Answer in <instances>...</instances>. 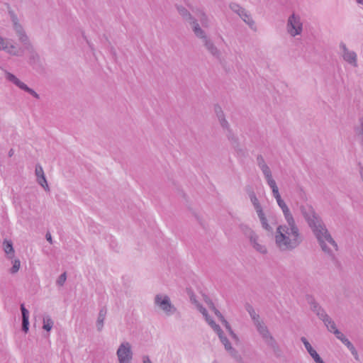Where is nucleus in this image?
<instances>
[{"label": "nucleus", "mask_w": 363, "mask_h": 363, "mask_svg": "<svg viewBox=\"0 0 363 363\" xmlns=\"http://www.w3.org/2000/svg\"><path fill=\"white\" fill-rule=\"evenodd\" d=\"M299 210L308 226L316 238L321 250L327 254L331 259L335 260V254L328 247V245L333 247L335 251H337L338 245L333 238L322 218L311 204H301L299 206Z\"/></svg>", "instance_id": "1"}, {"label": "nucleus", "mask_w": 363, "mask_h": 363, "mask_svg": "<svg viewBox=\"0 0 363 363\" xmlns=\"http://www.w3.org/2000/svg\"><path fill=\"white\" fill-rule=\"evenodd\" d=\"M303 241V236L296 222L286 223L277 227L275 242L281 251L293 250Z\"/></svg>", "instance_id": "2"}, {"label": "nucleus", "mask_w": 363, "mask_h": 363, "mask_svg": "<svg viewBox=\"0 0 363 363\" xmlns=\"http://www.w3.org/2000/svg\"><path fill=\"white\" fill-rule=\"evenodd\" d=\"M9 14L13 23V28L18 38V40L24 47L31 48V43L26 35L22 25L19 23L17 15L13 10H9Z\"/></svg>", "instance_id": "3"}, {"label": "nucleus", "mask_w": 363, "mask_h": 363, "mask_svg": "<svg viewBox=\"0 0 363 363\" xmlns=\"http://www.w3.org/2000/svg\"><path fill=\"white\" fill-rule=\"evenodd\" d=\"M286 30L288 33L295 37L301 34L303 31V23L298 14L293 13L287 20Z\"/></svg>", "instance_id": "4"}, {"label": "nucleus", "mask_w": 363, "mask_h": 363, "mask_svg": "<svg viewBox=\"0 0 363 363\" xmlns=\"http://www.w3.org/2000/svg\"><path fill=\"white\" fill-rule=\"evenodd\" d=\"M155 304L167 315H172L177 311V308L172 304L169 297L167 295L157 294L155 297Z\"/></svg>", "instance_id": "5"}, {"label": "nucleus", "mask_w": 363, "mask_h": 363, "mask_svg": "<svg viewBox=\"0 0 363 363\" xmlns=\"http://www.w3.org/2000/svg\"><path fill=\"white\" fill-rule=\"evenodd\" d=\"M116 354L119 363H130L133 352L129 342L122 343L117 350Z\"/></svg>", "instance_id": "6"}, {"label": "nucleus", "mask_w": 363, "mask_h": 363, "mask_svg": "<svg viewBox=\"0 0 363 363\" xmlns=\"http://www.w3.org/2000/svg\"><path fill=\"white\" fill-rule=\"evenodd\" d=\"M6 79L8 81L14 84L19 89L25 91L26 92H28V94L32 95L35 99H40V96L37 92H35L33 89L28 87L26 84H24L23 82H21L20 79H18L14 74L6 72Z\"/></svg>", "instance_id": "7"}, {"label": "nucleus", "mask_w": 363, "mask_h": 363, "mask_svg": "<svg viewBox=\"0 0 363 363\" xmlns=\"http://www.w3.org/2000/svg\"><path fill=\"white\" fill-rule=\"evenodd\" d=\"M230 9L235 13H238L239 16L247 24L250 28L255 25V21L252 20L247 11L239 4L236 3H231L230 4Z\"/></svg>", "instance_id": "8"}, {"label": "nucleus", "mask_w": 363, "mask_h": 363, "mask_svg": "<svg viewBox=\"0 0 363 363\" xmlns=\"http://www.w3.org/2000/svg\"><path fill=\"white\" fill-rule=\"evenodd\" d=\"M340 48L342 50V56L344 60L353 67H357V57L356 52L350 50L343 43L340 44Z\"/></svg>", "instance_id": "9"}, {"label": "nucleus", "mask_w": 363, "mask_h": 363, "mask_svg": "<svg viewBox=\"0 0 363 363\" xmlns=\"http://www.w3.org/2000/svg\"><path fill=\"white\" fill-rule=\"evenodd\" d=\"M35 174L36 176L37 183L41 186L45 191H50V187L48 184L43 169L40 164L35 165Z\"/></svg>", "instance_id": "10"}, {"label": "nucleus", "mask_w": 363, "mask_h": 363, "mask_svg": "<svg viewBox=\"0 0 363 363\" xmlns=\"http://www.w3.org/2000/svg\"><path fill=\"white\" fill-rule=\"evenodd\" d=\"M254 325L265 343L274 338L263 320H260L258 322L255 323Z\"/></svg>", "instance_id": "11"}, {"label": "nucleus", "mask_w": 363, "mask_h": 363, "mask_svg": "<svg viewBox=\"0 0 363 363\" xmlns=\"http://www.w3.org/2000/svg\"><path fill=\"white\" fill-rule=\"evenodd\" d=\"M203 43L211 55H212L215 58L220 60L221 52L210 38H207L204 39V40H203Z\"/></svg>", "instance_id": "12"}, {"label": "nucleus", "mask_w": 363, "mask_h": 363, "mask_svg": "<svg viewBox=\"0 0 363 363\" xmlns=\"http://www.w3.org/2000/svg\"><path fill=\"white\" fill-rule=\"evenodd\" d=\"M214 111L222 128L228 129L230 125L228 121L225 119V116L222 110V108L219 105L216 104L214 106Z\"/></svg>", "instance_id": "13"}, {"label": "nucleus", "mask_w": 363, "mask_h": 363, "mask_svg": "<svg viewBox=\"0 0 363 363\" xmlns=\"http://www.w3.org/2000/svg\"><path fill=\"white\" fill-rule=\"evenodd\" d=\"M189 23L191 26L192 30L197 38L201 39L202 41L208 38L204 30L201 28L199 24L198 23L197 21L195 18L193 21H191Z\"/></svg>", "instance_id": "14"}, {"label": "nucleus", "mask_w": 363, "mask_h": 363, "mask_svg": "<svg viewBox=\"0 0 363 363\" xmlns=\"http://www.w3.org/2000/svg\"><path fill=\"white\" fill-rule=\"evenodd\" d=\"M189 23L191 26L192 30L197 38L201 39L202 41L208 38L204 30L201 28L199 24L198 23L197 21L195 18L193 21H191Z\"/></svg>", "instance_id": "15"}, {"label": "nucleus", "mask_w": 363, "mask_h": 363, "mask_svg": "<svg viewBox=\"0 0 363 363\" xmlns=\"http://www.w3.org/2000/svg\"><path fill=\"white\" fill-rule=\"evenodd\" d=\"M259 169L262 170L267 182L271 189L273 188L274 186H277L276 182L272 177L271 169L267 164Z\"/></svg>", "instance_id": "16"}, {"label": "nucleus", "mask_w": 363, "mask_h": 363, "mask_svg": "<svg viewBox=\"0 0 363 363\" xmlns=\"http://www.w3.org/2000/svg\"><path fill=\"white\" fill-rule=\"evenodd\" d=\"M107 313V309L106 307H102L98 315V318L96 321V328L98 331H101L104 327V323L106 318V315Z\"/></svg>", "instance_id": "17"}, {"label": "nucleus", "mask_w": 363, "mask_h": 363, "mask_svg": "<svg viewBox=\"0 0 363 363\" xmlns=\"http://www.w3.org/2000/svg\"><path fill=\"white\" fill-rule=\"evenodd\" d=\"M24 48L30 53L29 63L32 65H38L40 62V56L34 50L33 45L31 44L30 48H28L27 47Z\"/></svg>", "instance_id": "18"}, {"label": "nucleus", "mask_w": 363, "mask_h": 363, "mask_svg": "<svg viewBox=\"0 0 363 363\" xmlns=\"http://www.w3.org/2000/svg\"><path fill=\"white\" fill-rule=\"evenodd\" d=\"M250 243L255 250L260 252L261 254H266L267 250L264 245L258 242V236L255 235L250 240Z\"/></svg>", "instance_id": "19"}, {"label": "nucleus", "mask_w": 363, "mask_h": 363, "mask_svg": "<svg viewBox=\"0 0 363 363\" xmlns=\"http://www.w3.org/2000/svg\"><path fill=\"white\" fill-rule=\"evenodd\" d=\"M177 11L182 16L183 19L190 23L191 21L194 19L192 15L189 13V11L182 6H177Z\"/></svg>", "instance_id": "20"}, {"label": "nucleus", "mask_w": 363, "mask_h": 363, "mask_svg": "<svg viewBox=\"0 0 363 363\" xmlns=\"http://www.w3.org/2000/svg\"><path fill=\"white\" fill-rule=\"evenodd\" d=\"M257 216H258V218L260 220V223L262 224V227L265 229L266 230L269 231V232H272V228L267 223V218L263 212V210H260L257 212H256Z\"/></svg>", "instance_id": "21"}, {"label": "nucleus", "mask_w": 363, "mask_h": 363, "mask_svg": "<svg viewBox=\"0 0 363 363\" xmlns=\"http://www.w3.org/2000/svg\"><path fill=\"white\" fill-rule=\"evenodd\" d=\"M3 247L8 257L11 259L14 256V249L13 247L12 242L11 240H4L3 242Z\"/></svg>", "instance_id": "22"}, {"label": "nucleus", "mask_w": 363, "mask_h": 363, "mask_svg": "<svg viewBox=\"0 0 363 363\" xmlns=\"http://www.w3.org/2000/svg\"><path fill=\"white\" fill-rule=\"evenodd\" d=\"M357 136L359 138L360 144L363 147V116L358 120V125L354 128Z\"/></svg>", "instance_id": "23"}, {"label": "nucleus", "mask_w": 363, "mask_h": 363, "mask_svg": "<svg viewBox=\"0 0 363 363\" xmlns=\"http://www.w3.org/2000/svg\"><path fill=\"white\" fill-rule=\"evenodd\" d=\"M266 344L272 348V350H273V352L274 354H275L276 357H280L281 354V350L279 347V344L277 343V342L276 341V340L274 338H272V340H270L269 341H268L267 342H266Z\"/></svg>", "instance_id": "24"}, {"label": "nucleus", "mask_w": 363, "mask_h": 363, "mask_svg": "<svg viewBox=\"0 0 363 363\" xmlns=\"http://www.w3.org/2000/svg\"><path fill=\"white\" fill-rule=\"evenodd\" d=\"M248 195L250 197V199L254 206V208L256 212L260 211L262 209V206L260 203L259 202V200L257 197L256 196L255 193L253 191H250L248 192Z\"/></svg>", "instance_id": "25"}, {"label": "nucleus", "mask_w": 363, "mask_h": 363, "mask_svg": "<svg viewBox=\"0 0 363 363\" xmlns=\"http://www.w3.org/2000/svg\"><path fill=\"white\" fill-rule=\"evenodd\" d=\"M306 301H307L308 303L311 306V308L314 313L317 312L318 311H320L322 308V307L315 300V298L313 296L308 295L306 296Z\"/></svg>", "instance_id": "26"}, {"label": "nucleus", "mask_w": 363, "mask_h": 363, "mask_svg": "<svg viewBox=\"0 0 363 363\" xmlns=\"http://www.w3.org/2000/svg\"><path fill=\"white\" fill-rule=\"evenodd\" d=\"M227 131L226 136L228 139L230 141L231 144L234 147H236L239 145V141L238 137L233 133V130H231L230 127L228 129H225Z\"/></svg>", "instance_id": "27"}, {"label": "nucleus", "mask_w": 363, "mask_h": 363, "mask_svg": "<svg viewBox=\"0 0 363 363\" xmlns=\"http://www.w3.org/2000/svg\"><path fill=\"white\" fill-rule=\"evenodd\" d=\"M272 191L273 196L276 199L277 204L280 207V208L285 206L286 204L280 196L278 186H274L273 188H272Z\"/></svg>", "instance_id": "28"}, {"label": "nucleus", "mask_w": 363, "mask_h": 363, "mask_svg": "<svg viewBox=\"0 0 363 363\" xmlns=\"http://www.w3.org/2000/svg\"><path fill=\"white\" fill-rule=\"evenodd\" d=\"M245 309L250 314V318H252L253 323L258 322L260 320V317L259 314H257L254 308L249 303H247L245 306Z\"/></svg>", "instance_id": "29"}, {"label": "nucleus", "mask_w": 363, "mask_h": 363, "mask_svg": "<svg viewBox=\"0 0 363 363\" xmlns=\"http://www.w3.org/2000/svg\"><path fill=\"white\" fill-rule=\"evenodd\" d=\"M9 54L14 55V56H22L23 54V50L21 48H17L15 45H11L9 46L7 43V48L4 50Z\"/></svg>", "instance_id": "30"}, {"label": "nucleus", "mask_w": 363, "mask_h": 363, "mask_svg": "<svg viewBox=\"0 0 363 363\" xmlns=\"http://www.w3.org/2000/svg\"><path fill=\"white\" fill-rule=\"evenodd\" d=\"M281 209L282 210L284 218H285L286 222L287 223H292L293 222H295L294 218L292 213H291V211H290L289 207L287 206V205H286L285 206H284Z\"/></svg>", "instance_id": "31"}, {"label": "nucleus", "mask_w": 363, "mask_h": 363, "mask_svg": "<svg viewBox=\"0 0 363 363\" xmlns=\"http://www.w3.org/2000/svg\"><path fill=\"white\" fill-rule=\"evenodd\" d=\"M301 341L304 345L306 350L309 353V354L313 357L315 354H317V352L313 348L310 342L308 341V340L305 337H301Z\"/></svg>", "instance_id": "32"}, {"label": "nucleus", "mask_w": 363, "mask_h": 363, "mask_svg": "<svg viewBox=\"0 0 363 363\" xmlns=\"http://www.w3.org/2000/svg\"><path fill=\"white\" fill-rule=\"evenodd\" d=\"M240 229L243 232V233L245 235L246 237H247L250 240L257 235L247 225H241Z\"/></svg>", "instance_id": "33"}, {"label": "nucleus", "mask_w": 363, "mask_h": 363, "mask_svg": "<svg viewBox=\"0 0 363 363\" xmlns=\"http://www.w3.org/2000/svg\"><path fill=\"white\" fill-rule=\"evenodd\" d=\"M53 321L49 315H46L43 318V328L46 331H50L53 326Z\"/></svg>", "instance_id": "34"}, {"label": "nucleus", "mask_w": 363, "mask_h": 363, "mask_svg": "<svg viewBox=\"0 0 363 363\" xmlns=\"http://www.w3.org/2000/svg\"><path fill=\"white\" fill-rule=\"evenodd\" d=\"M315 313L321 320H323L324 323H325L330 318L323 308Z\"/></svg>", "instance_id": "35"}, {"label": "nucleus", "mask_w": 363, "mask_h": 363, "mask_svg": "<svg viewBox=\"0 0 363 363\" xmlns=\"http://www.w3.org/2000/svg\"><path fill=\"white\" fill-rule=\"evenodd\" d=\"M219 339L220 342L223 344L225 346V350L231 349V344L228 339L224 335L223 332L222 331L221 333H219L218 335Z\"/></svg>", "instance_id": "36"}, {"label": "nucleus", "mask_w": 363, "mask_h": 363, "mask_svg": "<svg viewBox=\"0 0 363 363\" xmlns=\"http://www.w3.org/2000/svg\"><path fill=\"white\" fill-rule=\"evenodd\" d=\"M324 324L327 327L328 330L330 333H333V334L335 329H337L335 323L333 320L331 318H330L329 320Z\"/></svg>", "instance_id": "37"}, {"label": "nucleus", "mask_w": 363, "mask_h": 363, "mask_svg": "<svg viewBox=\"0 0 363 363\" xmlns=\"http://www.w3.org/2000/svg\"><path fill=\"white\" fill-rule=\"evenodd\" d=\"M20 266H21V262H20L19 259H15L13 262V266L10 270L11 273V274L16 273L19 270Z\"/></svg>", "instance_id": "38"}, {"label": "nucleus", "mask_w": 363, "mask_h": 363, "mask_svg": "<svg viewBox=\"0 0 363 363\" xmlns=\"http://www.w3.org/2000/svg\"><path fill=\"white\" fill-rule=\"evenodd\" d=\"M212 329L218 335L219 333H222V329L218 325L214 320H211L210 323L208 324Z\"/></svg>", "instance_id": "39"}, {"label": "nucleus", "mask_w": 363, "mask_h": 363, "mask_svg": "<svg viewBox=\"0 0 363 363\" xmlns=\"http://www.w3.org/2000/svg\"><path fill=\"white\" fill-rule=\"evenodd\" d=\"M230 354V355L235 358L236 360L239 361L241 359L240 355L238 354V351L234 349L233 347H231V349L227 350Z\"/></svg>", "instance_id": "40"}, {"label": "nucleus", "mask_w": 363, "mask_h": 363, "mask_svg": "<svg viewBox=\"0 0 363 363\" xmlns=\"http://www.w3.org/2000/svg\"><path fill=\"white\" fill-rule=\"evenodd\" d=\"M257 164L259 168L267 165V163L262 155H258L257 156Z\"/></svg>", "instance_id": "41"}, {"label": "nucleus", "mask_w": 363, "mask_h": 363, "mask_svg": "<svg viewBox=\"0 0 363 363\" xmlns=\"http://www.w3.org/2000/svg\"><path fill=\"white\" fill-rule=\"evenodd\" d=\"M257 164L259 168L267 165V163L262 155H258L257 156Z\"/></svg>", "instance_id": "42"}, {"label": "nucleus", "mask_w": 363, "mask_h": 363, "mask_svg": "<svg viewBox=\"0 0 363 363\" xmlns=\"http://www.w3.org/2000/svg\"><path fill=\"white\" fill-rule=\"evenodd\" d=\"M21 311L22 314V319H29V311L26 308L23 303L21 304Z\"/></svg>", "instance_id": "43"}, {"label": "nucleus", "mask_w": 363, "mask_h": 363, "mask_svg": "<svg viewBox=\"0 0 363 363\" xmlns=\"http://www.w3.org/2000/svg\"><path fill=\"white\" fill-rule=\"evenodd\" d=\"M66 279H67V274H66V272H64L62 274H60V277H58V279L57 280V284L59 286H63Z\"/></svg>", "instance_id": "44"}, {"label": "nucleus", "mask_w": 363, "mask_h": 363, "mask_svg": "<svg viewBox=\"0 0 363 363\" xmlns=\"http://www.w3.org/2000/svg\"><path fill=\"white\" fill-rule=\"evenodd\" d=\"M211 309L214 312V313L220 319V320L221 321L223 319H225L221 313L214 306L213 303H211Z\"/></svg>", "instance_id": "45"}, {"label": "nucleus", "mask_w": 363, "mask_h": 363, "mask_svg": "<svg viewBox=\"0 0 363 363\" xmlns=\"http://www.w3.org/2000/svg\"><path fill=\"white\" fill-rule=\"evenodd\" d=\"M221 322L225 325L226 329L228 330V331L230 332V333L232 335V337H234V338H237L236 335L232 330L231 327H230V324L228 323V322L225 319H223V320H221Z\"/></svg>", "instance_id": "46"}, {"label": "nucleus", "mask_w": 363, "mask_h": 363, "mask_svg": "<svg viewBox=\"0 0 363 363\" xmlns=\"http://www.w3.org/2000/svg\"><path fill=\"white\" fill-rule=\"evenodd\" d=\"M29 330V319H22V330L27 333Z\"/></svg>", "instance_id": "47"}, {"label": "nucleus", "mask_w": 363, "mask_h": 363, "mask_svg": "<svg viewBox=\"0 0 363 363\" xmlns=\"http://www.w3.org/2000/svg\"><path fill=\"white\" fill-rule=\"evenodd\" d=\"M197 309L202 313L203 316H207L208 311L200 303H196Z\"/></svg>", "instance_id": "48"}, {"label": "nucleus", "mask_w": 363, "mask_h": 363, "mask_svg": "<svg viewBox=\"0 0 363 363\" xmlns=\"http://www.w3.org/2000/svg\"><path fill=\"white\" fill-rule=\"evenodd\" d=\"M7 48V41L3 38L0 37V50H6Z\"/></svg>", "instance_id": "49"}, {"label": "nucleus", "mask_w": 363, "mask_h": 363, "mask_svg": "<svg viewBox=\"0 0 363 363\" xmlns=\"http://www.w3.org/2000/svg\"><path fill=\"white\" fill-rule=\"evenodd\" d=\"M350 351L351 352V353L353 355L354 358L357 361H359V354H358V352H357V350L355 349V347H352L351 350H350Z\"/></svg>", "instance_id": "50"}, {"label": "nucleus", "mask_w": 363, "mask_h": 363, "mask_svg": "<svg viewBox=\"0 0 363 363\" xmlns=\"http://www.w3.org/2000/svg\"><path fill=\"white\" fill-rule=\"evenodd\" d=\"M334 335L335 337L340 340V338H342L345 335L342 333L338 329H335L334 331Z\"/></svg>", "instance_id": "51"}, {"label": "nucleus", "mask_w": 363, "mask_h": 363, "mask_svg": "<svg viewBox=\"0 0 363 363\" xmlns=\"http://www.w3.org/2000/svg\"><path fill=\"white\" fill-rule=\"evenodd\" d=\"M312 358L315 362V363H325L318 353L315 354V355H314Z\"/></svg>", "instance_id": "52"}, {"label": "nucleus", "mask_w": 363, "mask_h": 363, "mask_svg": "<svg viewBox=\"0 0 363 363\" xmlns=\"http://www.w3.org/2000/svg\"><path fill=\"white\" fill-rule=\"evenodd\" d=\"M312 358L315 362V363H325L318 353L315 354V355H314Z\"/></svg>", "instance_id": "53"}, {"label": "nucleus", "mask_w": 363, "mask_h": 363, "mask_svg": "<svg viewBox=\"0 0 363 363\" xmlns=\"http://www.w3.org/2000/svg\"><path fill=\"white\" fill-rule=\"evenodd\" d=\"M312 358L315 362V363H325L318 353L315 354V355H314Z\"/></svg>", "instance_id": "54"}, {"label": "nucleus", "mask_w": 363, "mask_h": 363, "mask_svg": "<svg viewBox=\"0 0 363 363\" xmlns=\"http://www.w3.org/2000/svg\"><path fill=\"white\" fill-rule=\"evenodd\" d=\"M344 345L347 347V349L349 350H351L352 347H354V345L349 340H347V342Z\"/></svg>", "instance_id": "55"}, {"label": "nucleus", "mask_w": 363, "mask_h": 363, "mask_svg": "<svg viewBox=\"0 0 363 363\" xmlns=\"http://www.w3.org/2000/svg\"><path fill=\"white\" fill-rule=\"evenodd\" d=\"M206 20H207V17H206V14L202 13L200 21H201V23L203 24V26H205Z\"/></svg>", "instance_id": "56"}, {"label": "nucleus", "mask_w": 363, "mask_h": 363, "mask_svg": "<svg viewBox=\"0 0 363 363\" xmlns=\"http://www.w3.org/2000/svg\"><path fill=\"white\" fill-rule=\"evenodd\" d=\"M45 238L46 240L50 243V244H52V236H51V234L48 232L45 235Z\"/></svg>", "instance_id": "57"}, {"label": "nucleus", "mask_w": 363, "mask_h": 363, "mask_svg": "<svg viewBox=\"0 0 363 363\" xmlns=\"http://www.w3.org/2000/svg\"><path fill=\"white\" fill-rule=\"evenodd\" d=\"M143 363H152L148 356L143 357Z\"/></svg>", "instance_id": "58"}, {"label": "nucleus", "mask_w": 363, "mask_h": 363, "mask_svg": "<svg viewBox=\"0 0 363 363\" xmlns=\"http://www.w3.org/2000/svg\"><path fill=\"white\" fill-rule=\"evenodd\" d=\"M205 318V320L209 324L211 320H213L211 316L208 315V313L207 314V316H203Z\"/></svg>", "instance_id": "59"}, {"label": "nucleus", "mask_w": 363, "mask_h": 363, "mask_svg": "<svg viewBox=\"0 0 363 363\" xmlns=\"http://www.w3.org/2000/svg\"><path fill=\"white\" fill-rule=\"evenodd\" d=\"M13 154H14V151H13V149H11V150L9 151V153H8L9 157H11L13 155Z\"/></svg>", "instance_id": "60"}, {"label": "nucleus", "mask_w": 363, "mask_h": 363, "mask_svg": "<svg viewBox=\"0 0 363 363\" xmlns=\"http://www.w3.org/2000/svg\"><path fill=\"white\" fill-rule=\"evenodd\" d=\"M86 40L87 44H88V45H89V48H91V50H94V46H93V45H92V44H91V43H90L87 39H86Z\"/></svg>", "instance_id": "61"}, {"label": "nucleus", "mask_w": 363, "mask_h": 363, "mask_svg": "<svg viewBox=\"0 0 363 363\" xmlns=\"http://www.w3.org/2000/svg\"><path fill=\"white\" fill-rule=\"evenodd\" d=\"M347 340H348V339H347L345 336H344L342 338H340V341H341L343 344H345V343L347 342Z\"/></svg>", "instance_id": "62"}, {"label": "nucleus", "mask_w": 363, "mask_h": 363, "mask_svg": "<svg viewBox=\"0 0 363 363\" xmlns=\"http://www.w3.org/2000/svg\"><path fill=\"white\" fill-rule=\"evenodd\" d=\"M347 340H348V339H347L345 336H344L342 338H340V341H341L343 344H345V343L347 342Z\"/></svg>", "instance_id": "63"}, {"label": "nucleus", "mask_w": 363, "mask_h": 363, "mask_svg": "<svg viewBox=\"0 0 363 363\" xmlns=\"http://www.w3.org/2000/svg\"><path fill=\"white\" fill-rule=\"evenodd\" d=\"M357 4L363 5V0H355Z\"/></svg>", "instance_id": "64"}]
</instances>
